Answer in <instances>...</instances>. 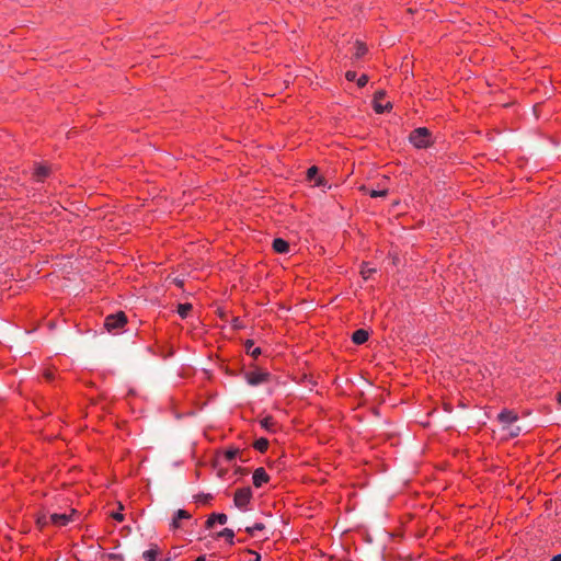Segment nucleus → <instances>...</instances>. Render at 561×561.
Masks as SVG:
<instances>
[{
  "label": "nucleus",
  "instance_id": "25",
  "mask_svg": "<svg viewBox=\"0 0 561 561\" xmlns=\"http://www.w3.org/2000/svg\"><path fill=\"white\" fill-rule=\"evenodd\" d=\"M368 82V77L366 75H362L358 79H357V85L359 88H363L367 84Z\"/></svg>",
  "mask_w": 561,
  "mask_h": 561
},
{
  "label": "nucleus",
  "instance_id": "12",
  "mask_svg": "<svg viewBox=\"0 0 561 561\" xmlns=\"http://www.w3.org/2000/svg\"><path fill=\"white\" fill-rule=\"evenodd\" d=\"M260 425H261V427L263 430H265L268 433H275L276 432L277 424H276L274 417L271 416V415H267V416L263 417L260 421Z\"/></svg>",
  "mask_w": 561,
  "mask_h": 561
},
{
  "label": "nucleus",
  "instance_id": "19",
  "mask_svg": "<svg viewBox=\"0 0 561 561\" xmlns=\"http://www.w3.org/2000/svg\"><path fill=\"white\" fill-rule=\"evenodd\" d=\"M218 537L225 538L230 545L233 543L234 538V531L230 528H224L219 534Z\"/></svg>",
  "mask_w": 561,
  "mask_h": 561
},
{
  "label": "nucleus",
  "instance_id": "5",
  "mask_svg": "<svg viewBox=\"0 0 561 561\" xmlns=\"http://www.w3.org/2000/svg\"><path fill=\"white\" fill-rule=\"evenodd\" d=\"M192 515L185 511V510H178L174 515H173V518L170 523V529L175 531L178 529H181L183 527V524H182V520L186 519H191Z\"/></svg>",
  "mask_w": 561,
  "mask_h": 561
},
{
  "label": "nucleus",
  "instance_id": "32",
  "mask_svg": "<svg viewBox=\"0 0 561 561\" xmlns=\"http://www.w3.org/2000/svg\"><path fill=\"white\" fill-rule=\"evenodd\" d=\"M194 561H206V557L205 556H199Z\"/></svg>",
  "mask_w": 561,
  "mask_h": 561
},
{
  "label": "nucleus",
  "instance_id": "31",
  "mask_svg": "<svg viewBox=\"0 0 561 561\" xmlns=\"http://www.w3.org/2000/svg\"><path fill=\"white\" fill-rule=\"evenodd\" d=\"M550 561H561V553L554 556Z\"/></svg>",
  "mask_w": 561,
  "mask_h": 561
},
{
  "label": "nucleus",
  "instance_id": "14",
  "mask_svg": "<svg viewBox=\"0 0 561 561\" xmlns=\"http://www.w3.org/2000/svg\"><path fill=\"white\" fill-rule=\"evenodd\" d=\"M245 352L248 355L252 356L253 358H257L262 351L260 347H254V342L252 340H247L244 343Z\"/></svg>",
  "mask_w": 561,
  "mask_h": 561
},
{
  "label": "nucleus",
  "instance_id": "27",
  "mask_svg": "<svg viewBox=\"0 0 561 561\" xmlns=\"http://www.w3.org/2000/svg\"><path fill=\"white\" fill-rule=\"evenodd\" d=\"M356 77H357V75L353 70H348L345 73V78H346L347 81H354V80H356Z\"/></svg>",
  "mask_w": 561,
  "mask_h": 561
},
{
  "label": "nucleus",
  "instance_id": "8",
  "mask_svg": "<svg viewBox=\"0 0 561 561\" xmlns=\"http://www.w3.org/2000/svg\"><path fill=\"white\" fill-rule=\"evenodd\" d=\"M497 420L503 425H511L518 420V414L513 410L503 409L499 413Z\"/></svg>",
  "mask_w": 561,
  "mask_h": 561
},
{
  "label": "nucleus",
  "instance_id": "21",
  "mask_svg": "<svg viewBox=\"0 0 561 561\" xmlns=\"http://www.w3.org/2000/svg\"><path fill=\"white\" fill-rule=\"evenodd\" d=\"M265 528L264 524L263 523H255L253 524L252 526H248L245 527V531L250 535V536H255V534L257 531H261Z\"/></svg>",
  "mask_w": 561,
  "mask_h": 561
},
{
  "label": "nucleus",
  "instance_id": "22",
  "mask_svg": "<svg viewBox=\"0 0 561 561\" xmlns=\"http://www.w3.org/2000/svg\"><path fill=\"white\" fill-rule=\"evenodd\" d=\"M375 268L369 267L367 263H364L360 270V274L365 279L369 278L370 275L375 272Z\"/></svg>",
  "mask_w": 561,
  "mask_h": 561
},
{
  "label": "nucleus",
  "instance_id": "33",
  "mask_svg": "<svg viewBox=\"0 0 561 561\" xmlns=\"http://www.w3.org/2000/svg\"><path fill=\"white\" fill-rule=\"evenodd\" d=\"M161 561H171V558H165V559H163Z\"/></svg>",
  "mask_w": 561,
  "mask_h": 561
},
{
  "label": "nucleus",
  "instance_id": "3",
  "mask_svg": "<svg viewBox=\"0 0 561 561\" xmlns=\"http://www.w3.org/2000/svg\"><path fill=\"white\" fill-rule=\"evenodd\" d=\"M253 493L250 486L239 488L233 495V503L240 511H248Z\"/></svg>",
  "mask_w": 561,
  "mask_h": 561
},
{
  "label": "nucleus",
  "instance_id": "7",
  "mask_svg": "<svg viewBox=\"0 0 561 561\" xmlns=\"http://www.w3.org/2000/svg\"><path fill=\"white\" fill-rule=\"evenodd\" d=\"M75 514V510L71 511V514L66 513H54L50 515V523L55 526L62 527L68 525L72 520V515Z\"/></svg>",
  "mask_w": 561,
  "mask_h": 561
},
{
  "label": "nucleus",
  "instance_id": "20",
  "mask_svg": "<svg viewBox=\"0 0 561 561\" xmlns=\"http://www.w3.org/2000/svg\"><path fill=\"white\" fill-rule=\"evenodd\" d=\"M192 310L191 304H181L178 307V313L181 318H186Z\"/></svg>",
  "mask_w": 561,
  "mask_h": 561
},
{
  "label": "nucleus",
  "instance_id": "16",
  "mask_svg": "<svg viewBox=\"0 0 561 561\" xmlns=\"http://www.w3.org/2000/svg\"><path fill=\"white\" fill-rule=\"evenodd\" d=\"M383 93L382 92H378L376 93L375 95V105H374V108L377 113L381 114V113H385L386 111H388L389 108H391V105L390 103H387L386 105H382L380 103L377 102V99L380 96H382Z\"/></svg>",
  "mask_w": 561,
  "mask_h": 561
},
{
  "label": "nucleus",
  "instance_id": "17",
  "mask_svg": "<svg viewBox=\"0 0 561 561\" xmlns=\"http://www.w3.org/2000/svg\"><path fill=\"white\" fill-rule=\"evenodd\" d=\"M268 445H270L268 439L261 437L254 442L253 447H254V449H256L260 453H265L268 448Z\"/></svg>",
  "mask_w": 561,
  "mask_h": 561
},
{
  "label": "nucleus",
  "instance_id": "29",
  "mask_svg": "<svg viewBox=\"0 0 561 561\" xmlns=\"http://www.w3.org/2000/svg\"><path fill=\"white\" fill-rule=\"evenodd\" d=\"M519 433H520V427H519V426H516V427H514V428H512V430L510 431V435H511L512 437H516V436H518V435H519Z\"/></svg>",
  "mask_w": 561,
  "mask_h": 561
},
{
  "label": "nucleus",
  "instance_id": "30",
  "mask_svg": "<svg viewBox=\"0 0 561 561\" xmlns=\"http://www.w3.org/2000/svg\"><path fill=\"white\" fill-rule=\"evenodd\" d=\"M113 518H115L118 522H122L123 520V515L121 513H115V514H113Z\"/></svg>",
  "mask_w": 561,
  "mask_h": 561
},
{
  "label": "nucleus",
  "instance_id": "2",
  "mask_svg": "<svg viewBox=\"0 0 561 561\" xmlns=\"http://www.w3.org/2000/svg\"><path fill=\"white\" fill-rule=\"evenodd\" d=\"M127 323V317L123 311L108 314L104 320V327L110 333H118Z\"/></svg>",
  "mask_w": 561,
  "mask_h": 561
},
{
  "label": "nucleus",
  "instance_id": "10",
  "mask_svg": "<svg viewBox=\"0 0 561 561\" xmlns=\"http://www.w3.org/2000/svg\"><path fill=\"white\" fill-rule=\"evenodd\" d=\"M50 174V169L47 165L38 164L35 167L33 172V178L37 182H44L46 178Z\"/></svg>",
  "mask_w": 561,
  "mask_h": 561
},
{
  "label": "nucleus",
  "instance_id": "26",
  "mask_svg": "<svg viewBox=\"0 0 561 561\" xmlns=\"http://www.w3.org/2000/svg\"><path fill=\"white\" fill-rule=\"evenodd\" d=\"M317 173H318V168L313 165V167L308 169L307 176H308L309 180H311V179H313L317 175Z\"/></svg>",
  "mask_w": 561,
  "mask_h": 561
},
{
  "label": "nucleus",
  "instance_id": "6",
  "mask_svg": "<svg viewBox=\"0 0 561 561\" xmlns=\"http://www.w3.org/2000/svg\"><path fill=\"white\" fill-rule=\"evenodd\" d=\"M270 481V476L263 467H259L253 471L252 482L255 488H262Z\"/></svg>",
  "mask_w": 561,
  "mask_h": 561
},
{
  "label": "nucleus",
  "instance_id": "9",
  "mask_svg": "<svg viewBox=\"0 0 561 561\" xmlns=\"http://www.w3.org/2000/svg\"><path fill=\"white\" fill-rule=\"evenodd\" d=\"M228 520V517L224 513H213L208 516L206 520V528H211L216 523L220 525H225Z\"/></svg>",
  "mask_w": 561,
  "mask_h": 561
},
{
  "label": "nucleus",
  "instance_id": "15",
  "mask_svg": "<svg viewBox=\"0 0 561 561\" xmlns=\"http://www.w3.org/2000/svg\"><path fill=\"white\" fill-rule=\"evenodd\" d=\"M160 551L156 545L151 546L148 550L144 551L142 558L146 561H156Z\"/></svg>",
  "mask_w": 561,
  "mask_h": 561
},
{
  "label": "nucleus",
  "instance_id": "4",
  "mask_svg": "<svg viewBox=\"0 0 561 561\" xmlns=\"http://www.w3.org/2000/svg\"><path fill=\"white\" fill-rule=\"evenodd\" d=\"M270 373L260 369L248 371L245 374L247 382L251 386H259L270 380Z\"/></svg>",
  "mask_w": 561,
  "mask_h": 561
},
{
  "label": "nucleus",
  "instance_id": "11",
  "mask_svg": "<svg viewBox=\"0 0 561 561\" xmlns=\"http://www.w3.org/2000/svg\"><path fill=\"white\" fill-rule=\"evenodd\" d=\"M272 248L276 253L280 254H285L289 251L288 242L282 238L274 239Z\"/></svg>",
  "mask_w": 561,
  "mask_h": 561
},
{
  "label": "nucleus",
  "instance_id": "18",
  "mask_svg": "<svg viewBox=\"0 0 561 561\" xmlns=\"http://www.w3.org/2000/svg\"><path fill=\"white\" fill-rule=\"evenodd\" d=\"M367 51H368V48L364 43L356 42L355 54H354L355 58H357V59L362 58L363 56L366 55Z\"/></svg>",
  "mask_w": 561,
  "mask_h": 561
},
{
  "label": "nucleus",
  "instance_id": "34",
  "mask_svg": "<svg viewBox=\"0 0 561 561\" xmlns=\"http://www.w3.org/2000/svg\"><path fill=\"white\" fill-rule=\"evenodd\" d=\"M559 402H561V392L558 396Z\"/></svg>",
  "mask_w": 561,
  "mask_h": 561
},
{
  "label": "nucleus",
  "instance_id": "13",
  "mask_svg": "<svg viewBox=\"0 0 561 561\" xmlns=\"http://www.w3.org/2000/svg\"><path fill=\"white\" fill-rule=\"evenodd\" d=\"M368 337H369V334L364 329H358V330L354 331L352 334V341H353V343H355L357 345H362L365 342H367Z\"/></svg>",
  "mask_w": 561,
  "mask_h": 561
},
{
  "label": "nucleus",
  "instance_id": "23",
  "mask_svg": "<svg viewBox=\"0 0 561 561\" xmlns=\"http://www.w3.org/2000/svg\"><path fill=\"white\" fill-rule=\"evenodd\" d=\"M238 454H239V449L230 448L225 451V458H226V460L231 461L237 457Z\"/></svg>",
  "mask_w": 561,
  "mask_h": 561
},
{
  "label": "nucleus",
  "instance_id": "1",
  "mask_svg": "<svg viewBox=\"0 0 561 561\" xmlns=\"http://www.w3.org/2000/svg\"><path fill=\"white\" fill-rule=\"evenodd\" d=\"M410 142L417 149L428 148L432 144V133L426 127H419L411 131Z\"/></svg>",
  "mask_w": 561,
  "mask_h": 561
},
{
  "label": "nucleus",
  "instance_id": "24",
  "mask_svg": "<svg viewBox=\"0 0 561 561\" xmlns=\"http://www.w3.org/2000/svg\"><path fill=\"white\" fill-rule=\"evenodd\" d=\"M370 197L373 198H377V197H383L387 195V191L386 190H380V191H377V190H373L370 193H369Z\"/></svg>",
  "mask_w": 561,
  "mask_h": 561
},
{
  "label": "nucleus",
  "instance_id": "28",
  "mask_svg": "<svg viewBox=\"0 0 561 561\" xmlns=\"http://www.w3.org/2000/svg\"><path fill=\"white\" fill-rule=\"evenodd\" d=\"M249 554L252 557L249 561H261V556L257 552L249 550Z\"/></svg>",
  "mask_w": 561,
  "mask_h": 561
}]
</instances>
